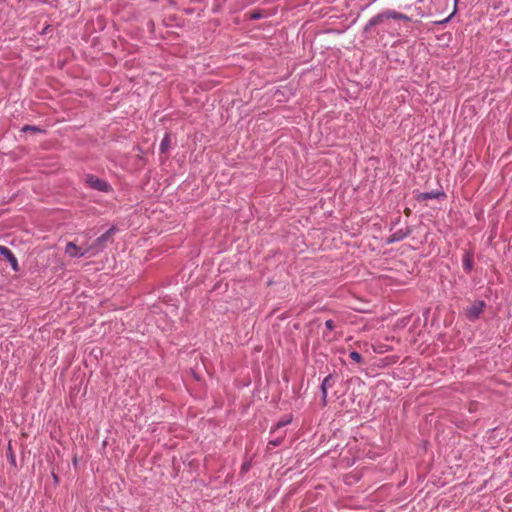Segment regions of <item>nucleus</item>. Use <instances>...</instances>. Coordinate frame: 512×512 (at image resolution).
Masks as SVG:
<instances>
[{"label":"nucleus","instance_id":"7","mask_svg":"<svg viewBox=\"0 0 512 512\" xmlns=\"http://www.w3.org/2000/svg\"><path fill=\"white\" fill-rule=\"evenodd\" d=\"M0 255L9 262L14 272H18L20 270L17 258L8 247L0 245Z\"/></svg>","mask_w":512,"mask_h":512},{"label":"nucleus","instance_id":"16","mask_svg":"<svg viewBox=\"0 0 512 512\" xmlns=\"http://www.w3.org/2000/svg\"><path fill=\"white\" fill-rule=\"evenodd\" d=\"M251 468V462L250 461H245L242 463L241 465V473L245 474L247 473Z\"/></svg>","mask_w":512,"mask_h":512},{"label":"nucleus","instance_id":"17","mask_svg":"<svg viewBox=\"0 0 512 512\" xmlns=\"http://www.w3.org/2000/svg\"><path fill=\"white\" fill-rule=\"evenodd\" d=\"M282 437H277L275 439L269 440V445H272L274 447L279 446L282 443Z\"/></svg>","mask_w":512,"mask_h":512},{"label":"nucleus","instance_id":"21","mask_svg":"<svg viewBox=\"0 0 512 512\" xmlns=\"http://www.w3.org/2000/svg\"><path fill=\"white\" fill-rule=\"evenodd\" d=\"M52 477H53V479H54V482H55L56 484H58V483H59V478H58V476H57L55 473H52Z\"/></svg>","mask_w":512,"mask_h":512},{"label":"nucleus","instance_id":"12","mask_svg":"<svg viewBox=\"0 0 512 512\" xmlns=\"http://www.w3.org/2000/svg\"><path fill=\"white\" fill-rule=\"evenodd\" d=\"M169 145H170V136H169V134H165V136L163 137V139L160 143V148H159L160 152L167 153Z\"/></svg>","mask_w":512,"mask_h":512},{"label":"nucleus","instance_id":"14","mask_svg":"<svg viewBox=\"0 0 512 512\" xmlns=\"http://www.w3.org/2000/svg\"><path fill=\"white\" fill-rule=\"evenodd\" d=\"M22 131L23 132H27V131H32V132H42L43 130L38 127V126H34V125H25L23 128H22Z\"/></svg>","mask_w":512,"mask_h":512},{"label":"nucleus","instance_id":"1","mask_svg":"<svg viewBox=\"0 0 512 512\" xmlns=\"http://www.w3.org/2000/svg\"><path fill=\"white\" fill-rule=\"evenodd\" d=\"M116 228L113 226L109 228L105 233L99 236L90 246V256H95L105 248L106 243L111 239L115 233Z\"/></svg>","mask_w":512,"mask_h":512},{"label":"nucleus","instance_id":"13","mask_svg":"<svg viewBox=\"0 0 512 512\" xmlns=\"http://www.w3.org/2000/svg\"><path fill=\"white\" fill-rule=\"evenodd\" d=\"M349 356L356 363H361L363 361L362 355L357 351H351Z\"/></svg>","mask_w":512,"mask_h":512},{"label":"nucleus","instance_id":"22","mask_svg":"<svg viewBox=\"0 0 512 512\" xmlns=\"http://www.w3.org/2000/svg\"><path fill=\"white\" fill-rule=\"evenodd\" d=\"M374 351L377 353H382L384 350H383V347H379V348H374Z\"/></svg>","mask_w":512,"mask_h":512},{"label":"nucleus","instance_id":"15","mask_svg":"<svg viewBox=\"0 0 512 512\" xmlns=\"http://www.w3.org/2000/svg\"><path fill=\"white\" fill-rule=\"evenodd\" d=\"M290 423V419H287V420H283V421H279L277 423V425L275 426V428L271 431V433H274L276 430H278L279 428H282L284 426H286L287 424Z\"/></svg>","mask_w":512,"mask_h":512},{"label":"nucleus","instance_id":"6","mask_svg":"<svg viewBox=\"0 0 512 512\" xmlns=\"http://www.w3.org/2000/svg\"><path fill=\"white\" fill-rule=\"evenodd\" d=\"M90 251L91 249H89V247L83 250L82 248L78 247L74 242H68L65 248V253L73 258H81L86 255L90 256Z\"/></svg>","mask_w":512,"mask_h":512},{"label":"nucleus","instance_id":"19","mask_svg":"<svg viewBox=\"0 0 512 512\" xmlns=\"http://www.w3.org/2000/svg\"><path fill=\"white\" fill-rule=\"evenodd\" d=\"M455 12H456V6L454 7L453 12L447 18H445L442 21H437L436 23L437 24H445V23H447L454 16Z\"/></svg>","mask_w":512,"mask_h":512},{"label":"nucleus","instance_id":"24","mask_svg":"<svg viewBox=\"0 0 512 512\" xmlns=\"http://www.w3.org/2000/svg\"><path fill=\"white\" fill-rule=\"evenodd\" d=\"M10 461H11L13 464H15V457H14V455H13V454H11Z\"/></svg>","mask_w":512,"mask_h":512},{"label":"nucleus","instance_id":"10","mask_svg":"<svg viewBox=\"0 0 512 512\" xmlns=\"http://www.w3.org/2000/svg\"><path fill=\"white\" fill-rule=\"evenodd\" d=\"M462 265L465 272L470 273L474 267V256L470 251H465L462 257Z\"/></svg>","mask_w":512,"mask_h":512},{"label":"nucleus","instance_id":"5","mask_svg":"<svg viewBox=\"0 0 512 512\" xmlns=\"http://www.w3.org/2000/svg\"><path fill=\"white\" fill-rule=\"evenodd\" d=\"M485 308V302L482 300L475 301L467 310L466 316L469 320L474 321L477 320L482 314Z\"/></svg>","mask_w":512,"mask_h":512},{"label":"nucleus","instance_id":"23","mask_svg":"<svg viewBox=\"0 0 512 512\" xmlns=\"http://www.w3.org/2000/svg\"><path fill=\"white\" fill-rule=\"evenodd\" d=\"M374 351L377 353H382L384 350H383V347H379V348H374Z\"/></svg>","mask_w":512,"mask_h":512},{"label":"nucleus","instance_id":"2","mask_svg":"<svg viewBox=\"0 0 512 512\" xmlns=\"http://www.w3.org/2000/svg\"><path fill=\"white\" fill-rule=\"evenodd\" d=\"M399 221H400V217H398L395 220V222L391 225V227H390L391 234L386 240L387 244L399 242L411 234V228L409 226H405L400 229L394 230L395 225L397 223H399Z\"/></svg>","mask_w":512,"mask_h":512},{"label":"nucleus","instance_id":"20","mask_svg":"<svg viewBox=\"0 0 512 512\" xmlns=\"http://www.w3.org/2000/svg\"><path fill=\"white\" fill-rule=\"evenodd\" d=\"M261 17H262V15L260 13H258V12H253L250 15L251 19H260Z\"/></svg>","mask_w":512,"mask_h":512},{"label":"nucleus","instance_id":"18","mask_svg":"<svg viewBox=\"0 0 512 512\" xmlns=\"http://www.w3.org/2000/svg\"><path fill=\"white\" fill-rule=\"evenodd\" d=\"M325 327H326L328 330L332 331V330L335 328L334 321H333V320H331V319L326 320V321H325Z\"/></svg>","mask_w":512,"mask_h":512},{"label":"nucleus","instance_id":"8","mask_svg":"<svg viewBox=\"0 0 512 512\" xmlns=\"http://www.w3.org/2000/svg\"><path fill=\"white\" fill-rule=\"evenodd\" d=\"M334 382L335 381L333 375L329 374L323 379L320 385L321 398L324 405H326L327 402L328 389L334 385Z\"/></svg>","mask_w":512,"mask_h":512},{"label":"nucleus","instance_id":"4","mask_svg":"<svg viewBox=\"0 0 512 512\" xmlns=\"http://www.w3.org/2000/svg\"><path fill=\"white\" fill-rule=\"evenodd\" d=\"M391 17H390V12H389V9L388 10H385L381 13H378L377 15H375L374 17H372L367 23L366 25L364 26V33H368L371 31L372 28H374L375 26H381V25H385L386 22L388 20H390Z\"/></svg>","mask_w":512,"mask_h":512},{"label":"nucleus","instance_id":"11","mask_svg":"<svg viewBox=\"0 0 512 512\" xmlns=\"http://www.w3.org/2000/svg\"><path fill=\"white\" fill-rule=\"evenodd\" d=\"M389 12H390V17L393 20H403V21H411L412 20L411 17H409L408 15L397 12L395 10L389 9Z\"/></svg>","mask_w":512,"mask_h":512},{"label":"nucleus","instance_id":"3","mask_svg":"<svg viewBox=\"0 0 512 512\" xmlns=\"http://www.w3.org/2000/svg\"><path fill=\"white\" fill-rule=\"evenodd\" d=\"M86 183L89 185L90 188L100 192L108 193L112 191V186L109 182H107L104 179L98 178L92 174L87 175Z\"/></svg>","mask_w":512,"mask_h":512},{"label":"nucleus","instance_id":"9","mask_svg":"<svg viewBox=\"0 0 512 512\" xmlns=\"http://www.w3.org/2000/svg\"><path fill=\"white\" fill-rule=\"evenodd\" d=\"M445 197H446V195H445L444 191L442 189H440V190H435V191H430V192H421L417 196V200L425 201V200H429V199H440V198H445Z\"/></svg>","mask_w":512,"mask_h":512}]
</instances>
